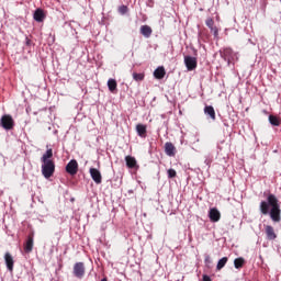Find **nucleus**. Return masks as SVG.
Here are the masks:
<instances>
[{"label": "nucleus", "instance_id": "nucleus-1", "mask_svg": "<svg viewBox=\"0 0 281 281\" xmlns=\"http://www.w3.org/2000/svg\"><path fill=\"white\" fill-rule=\"evenodd\" d=\"M259 210L263 216L269 214L271 221L273 223H280L281 221V209H280V201L276 196V194L270 193L267 196V201H261L259 205Z\"/></svg>", "mask_w": 281, "mask_h": 281}, {"label": "nucleus", "instance_id": "nucleus-2", "mask_svg": "<svg viewBox=\"0 0 281 281\" xmlns=\"http://www.w3.org/2000/svg\"><path fill=\"white\" fill-rule=\"evenodd\" d=\"M54 172H56V164L54 160L42 162V175L45 179L54 177Z\"/></svg>", "mask_w": 281, "mask_h": 281}, {"label": "nucleus", "instance_id": "nucleus-3", "mask_svg": "<svg viewBox=\"0 0 281 281\" xmlns=\"http://www.w3.org/2000/svg\"><path fill=\"white\" fill-rule=\"evenodd\" d=\"M0 126H2L4 131H12V128H14V119H12V115H2L0 120Z\"/></svg>", "mask_w": 281, "mask_h": 281}, {"label": "nucleus", "instance_id": "nucleus-4", "mask_svg": "<svg viewBox=\"0 0 281 281\" xmlns=\"http://www.w3.org/2000/svg\"><path fill=\"white\" fill-rule=\"evenodd\" d=\"M72 273L75 278H78L79 280H82L85 278L86 269H85V262H77L74 265Z\"/></svg>", "mask_w": 281, "mask_h": 281}, {"label": "nucleus", "instance_id": "nucleus-5", "mask_svg": "<svg viewBox=\"0 0 281 281\" xmlns=\"http://www.w3.org/2000/svg\"><path fill=\"white\" fill-rule=\"evenodd\" d=\"M66 172L71 177L78 175V160L72 159L66 165Z\"/></svg>", "mask_w": 281, "mask_h": 281}, {"label": "nucleus", "instance_id": "nucleus-6", "mask_svg": "<svg viewBox=\"0 0 281 281\" xmlns=\"http://www.w3.org/2000/svg\"><path fill=\"white\" fill-rule=\"evenodd\" d=\"M184 65L188 71H194L198 66L196 57L184 56Z\"/></svg>", "mask_w": 281, "mask_h": 281}, {"label": "nucleus", "instance_id": "nucleus-7", "mask_svg": "<svg viewBox=\"0 0 281 281\" xmlns=\"http://www.w3.org/2000/svg\"><path fill=\"white\" fill-rule=\"evenodd\" d=\"M209 218L211 223H218V221H221V211H218L216 207L210 209Z\"/></svg>", "mask_w": 281, "mask_h": 281}, {"label": "nucleus", "instance_id": "nucleus-8", "mask_svg": "<svg viewBox=\"0 0 281 281\" xmlns=\"http://www.w3.org/2000/svg\"><path fill=\"white\" fill-rule=\"evenodd\" d=\"M33 249H34V233L27 236L26 243L24 244L25 254H32Z\"/></svg>", "mask_w": 281, "mask_h": 281}, {"label": "nucleus", "instance_id": "nucleus-9", "mask_svg": "<svg viewBox=\"0 0 281 281\" xmlns=\"http://www.w3.org/2000/svg\"><path fill=\"white\" fill-rule=\"evenodd\" d=\"M90 177L98 186L102 183V173L100 172V170L95 168H90Z\"/></svg>", "mask_w": 281, "mask_h": 281}, {"label": "nucleus", "instance_id": "nucleus-10", "mask_svg": "<svg viewBox=\"0 0 281 281\" xmlns=\"http://www.w3.org/2000/svg\"><path fill=\"white\" fill-rule=\"evenodd\" d=\"M265 233L267 240H276V238H278V234H276V228H273V226L271 225L265 226Z\"/></svg>", "mask_w": 281, "mask_h": 281}, {"label": "nucleus", "instance_id": "nucleus-11", "mask_svg": "<svg viewBox=\"0 0 281 281\" xmlns=\"http://www.w3.org/2000/svg\"><path fill=\"white\" fill-rule=\"evenodd\" d=\"M4 262H5L7 269L12 273V271H14V258L10 252L4 254Z\"/></svg>", "mask_w": 281, "mask_h": 281}, {"label": "nucleus", "instance_id": "nucleus-12", "mask_svg": "<svg viewBox=\"0 0 281 281\" xmlns=\"http://www.w3.org/2000/svg\"><path fill=\"white\" fill-rule=\"evenodd\" d=\"M165 153L168 157H175L177 155V147L170 142L165 144Z\"/></svg>", "mask_w": 281, "mask_h": 281}, {"label": "nucleus", "instance_id": "nucleus-13", "mask_svg": "<svg viewBox=\"0 0 281 281\" xmlns=\"http://www.w3.org/2000/svg\"><path fill=\"white\" fill-rule=\"evenodd\" d=\"M33 18L37 23H43V21H45V11H43V9H36Z\"/></svg>", "mask_w": 281, "mask_h": 281}, {"label": "nucleus", "instance_id": "nucleus-14", "mask_svg": "<svg viewBox=\"0 0 281 281\" xmlns=\"http://www.w3.org/2000/svg\"><path fill=\"white\" fill-rule=\"evenodd\" d=\"M154 78H156V80H164V78H166V68H164V66L158 67L154 71Z\"/></svg>", "mask_w": 281, "mask_h": 281}, {"label": "nucleus", "instance_id": "nucleus-15", "mask_svg": "<svg viewBox=\"0 0 281 281\" xmlns=\"http://www.w3.org/2000/svg\"><path fill=\"white\" fill-rule=\"evenodd\" d=\"M140 34L145 36V38H150V36H153V29L149 25H142Z\"/></svg>", "mask_w": 281, "mask_h": 281}, {"label": "nucleus", "instance_id": "nucleus-16", "mask_svg": "<svg viewBox=\"0 0 281 281\" xmlns=\"http://www.w3.org/2000/svg\"><path fill=\"white\" fill-rule=\"evenodd\" d=\"M52 157H54V149L48 148V149L46 150V153L43 154V156H42V158H41V161H42V162L54 161V160L52 159Z\"/></svg>", "mask_w": 281, "mask_h": 281}, {"label": "nucleus", "instance_id": "nucleus-17", "mask_svg": "<svg viewBox=\"0 0 281 281\" xmlns=\"http://www.w3.org/2000/svg\"><path fill=\"white\" fill-rule=\"evenodd\" d=\"M125 162H126L127 168H131V169L139 168V166H137V160L133 156H126Z\"/></svg>", "mask_w": 281, "mask_h": 281}, {"label": "nucleus", "instance_id": "nucleus-18", "mask_svg": "<svg viewBox=\"0 0 281 281\" xmlns=\"http://www.w3.org/2000/svg\"><path fill=\"white\" fill-rule=\"evenodd\" d=\"M204 113L205 115H209V117H211V120H216V111L214 110V106L212 105H206L204 108Z\"/></svg>", "mask_w": 281, "mask_h": 281}, {"label": "nucleus", "instance_id": "nucleus-19", "mask_svg": "<svg viewBox=\"0 0 281 281\" xmlns=\"http://www.w3.org/2000/svg\"><path fill=\"white\" fill-rule=\"evenodd\" d=\"M108 89L111 93H115V91H117V81L115 79H109Z\"/></svg>", "mask_w": 281, "mask_h": 281}, {"label": "nucleus", "instance_id": "nucleus-20", "mask_svg": "<svg viewBox=\"0 0 281 281\" xmlns=\"http://www.w3.org/2000/svg\"><path fill=\"white\" fill-rule=\"evenodd\" d=\"M268 120H269V123L271 124V126H280V124H281L280 116H276L273 114H270Z\"/></svg>", "mask_w": 281, "mask_h": 281}, {"label": "nucleus", "instance_id": "nucleus-21", "mask_svg": "<svg viewBox=\"0 0 281 281\" xmlns=\"http://www.w3.org/2000/svg\"><path fill=\"white\" fill-rule=\"evenodd\" d=\"M136 132L139 137H146V125L144 124H137L136 125Z\"/></svg>", "mask_w": 281, "mask_h": 281}, {"label": "nucleus", "instance_id": "nucleus-22", "mask_svg": "<svg viewBox=\"0 0 281 281\" xmlns=\"http://www.w3.org/2000/svg\"><path fill=\"white\" fill-rule=\"evenodd\" d=\"M234 267L235 269H243L245 267V258L239 257L234 260Z\"/></svg>", "mask_w": 281, "mask_h": 281}, {"label": "nucleus", "instance_id": "nucleus-23", "mask_svg": "<svg viewBox=\"0 0 281 281\" xmlns=\"http://www.w3.org/2000/svg\"><path fill=\"white\" fill-rule=\"evenodd\" d=\"M228 260L229 259L227 257H223L222 259H220L216 265V270L221 271V269H223L225 267V265H227Z\"/></svg>", "mask_w": 281, "mask_h": 281}, {"label": "nucleus", "instance_id": "nucleus-24", "mask_svg": "<svg viewBox=\"0 0 281 281\" xmlns=\"http://www.w3.org/2000/svg\"><path fill=\"white\" fill-rule=\"evenodd\" d=\"M232 54H234V50H232V48H224L222 52V58L224 60H227V58H229V56H232Z\"/></svg>", "mask_w": 281, "mask_h": 281}, {"label": "nucleus", "instance_id": "nucleus-25", "mask_svg": "<svg viewBox=\"0 0 281 281\" xmlns=\"http://www.w3.org/2000/svg\"><path fill=\"white\" fill-rule=\"evenodd\" d=\"M133 78L134 80H136V82H142V80H144V74H137V72H133Z\"/></svg>", "mask_w": 281, "mask_h": 281}, {"label": "nucleus", "instance_id": "nucleus-26", "mask_svg": "<svg viewBox=\"0 0 281 281\" xmlns=\"http://www.w3.org/2000/svg\"><path fill=\"white\" fill-rule=\"evenodd\" d=\"M205 25L207 26L209 30L211 27H214V19H212V18L206 19Z\"/></svg>", "mask_w": 281, "mask_h": 281}, {"label": "nucleus", "instance_id": "nucleus-27", "mask_svg": "<svg viewBox=\"0 0 281 281\" xmlns=\"http://www.w3.org/2000/svg\"><path fill=\"white\" fill-rule=\"evenodd\" d=\"M119 12L120 14H126L128 12V7L124 4L119 7Z\"/></svg>", "mask_w": 281, "mask_h": 281}, {"label": "nucleus", "instance_id": "nucleus-28", "mask_svg": "<svg viewBox=\"0 0 281 281\" xmlns=\"http://www.w3.org/2000/svg\"><path fill=\"white\" fill-rule=\"evenodd\" d=\"M167 173L169 179H175V177H177V171L175 169H169Z\"/></svg>", "mask_w": 281, "mask_h": 281}, {"label": "nucleus", "instance_id": "nucleus-29", "mask_svg": "<svg viewBox=\"0 0 281 281\" xmlns=\"http://www.w3.org/2000/svg\"><path fill=\"white\" fill-rule=\"evenodd\" d=\"M210 30L213 33V35L215 36V38H217L218 37V27L213 25Z\"/></svg>", "mask_w": 281, "mask_h": 281}, {"label": "nucleus", "instance_id": "nucleus-30", "mask_svg": "<svg viewBox=\"0 0 281 281\" xmlns=\"http://www.w3.org/2000/svg\"><path fill=\"white\" fill-rule=\"evenodd\" d=\"M202 281H212V278H210L207 274H203Z\"/></svg>", "mask_w": 281, "mask_h": 281}, {"label": "nucleus", "instance_id": "nucleus-31", "mask_svg": "<svg viewBox=\"0 0 281 281\" xmlns=\"http://www.w3.org/2000/svg\"><path fill=\"white\" fill-rule=\"evenodd\" d=\"M204 262H210V256H206Z\"/></svg>", "mask_w": 281, "mask_h": 281}]
</instances>
